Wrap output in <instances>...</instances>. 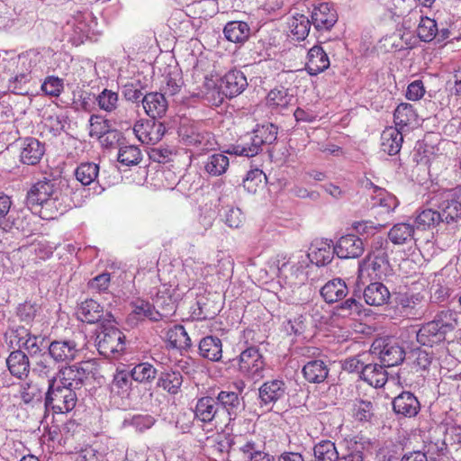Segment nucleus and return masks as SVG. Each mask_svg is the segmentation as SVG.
Listing matches in <instances>:
<instances>
[{"mask_svg": "<svg viewBox=\"0 0 461 461\" xmlns=\"http://www.w3.org/2000/svg\"><path fill=\"white\" fill-rule=\"evenodd\" d=\"M166 131V127L161 122L155 119H140L133 126V132L137 139L143 144L154 145L158 143Z\"/></svg>", "mask_w": 461, "mask_h": 461, "instance_id": "nucleus-7", "label": "nucleus"}, {"mask_svg": "<svg viewBox=\"0 0 461 461\" xmlns=\"http://www.w3.org/2000/svg\"><path fill=\"white\" fill-rule=\"evenodd\" d=\"M290 263V258H287L285 255H277L268 261L269 271L278 277L287 279L285 269Z\"/></svg>", "mask_w": 461, "mask_h": 461, "instance_id": "nucleus-61", "label": "nucleus"}, {"mask_svg": "<svg viewBox=\"0 0 461 461\" xmlns=\"http://www.w3.org/2000/svg\"><path fill=\"white\" fill-rule=\"evenodd\" d=\"M215 399L218 401L219 406L221 405L222 410L230 416H236L238 411L242 409L241 401L235 392L221 391Z\"/></svg>", "mask_w": 461, "mask_h": 461, "instance_id": "nucleus-39", "label": "nucleus"}, {"mask_svg": "<svg viewBox=\"0 0 461 461\" xmlns=\"http://www.w3.org/2000/svg\"><path fill=\"white\" fill-rule=\"evenodd\" d=\"M263 178H267L264 172L260 169H252L248 172L243 179L244 188L250 194H255L258 187L261 185Z\"/></svg>", "mask_w": 461, "mask_h": 461, "instance_id": "nucleus-59", "label": "nucleus"}, {"mask_svg": "<svg viewBox=\"0 0 461 461\" xmlns=\"http://www.w3.org/2000/svg\"><path fill=\"white\" fill-rule=\"evenodd\" d=\"M83 347L75 339L50 342L49 354L56 362H68L77 358Z\"/></svg>", "mask_w": 461, "mask_h": 461, "instance_id": "nucleus-9", "label": "nucleus"}, {"mask_svg": "<svg viewBox=\"0 0 461 461\" xmlns=\"http://www.w3.org/2000/svg\"><path fill=\"white\" fill-rule=\"evenodd\" d=\"M132 313L138 320L148 318L151 321H158L161 319L162 314L155 310L154 306L145 301H137L133 304Z\"/></svg>", "mask_w": 461, "mask_h": 461, "instance_id": "nucleus-54", "label": "nucleus"}, {"mask_svg": "<svg viewBox=\"0 0 461 461\" xmlns=\"http://www.w3.org/2000/svg\"><path fill=\"white\" fill-rule=\"evenodd\" d=\"M394 122L397 126H408L416 121L417 114L411 104H400L393 113Z\"/></svg>", "mask_w": 461, "mask_h": 461, "instance_id": "nucleus-52", "label": "nucleus"}, {"mask_svg": "<svg viewBox=\"0 0 461 461\" xmlns=\"http://www.w3.org/2000/svg\"><path fill=\"white\" fill-rule=\"evenodd\" d=\"M230 166L229 158L222 153H214L203 161L204 171L212 176H222Z\"/></svg>", "mask_w": 461, "mask_h": 461, "instance_id": "nucleus-34", "label": "nucleus"}, {"mask_svg": "<svg viewBox=\"0 0 461 461\" xmlns=\"http://www.w3.org/2000/svg\"><path fill=\"white\" fill-rule=\"evenodd\" d=\"M417 341L428 347H432L446 339V334L438 328V324L429 321L415 331Z\"/></svg>", "mask_w": 461, "mask_h": 461, "instance_id": "nucleus-22", "label": "nucleus"}, {"mask_svg": "<svg viewBox=\"0 0 461 461\" xmlns=\"http://www.w3.org/2000/svg\"><path fill=\"white\" fill-rule=\"evenodd\" d=\"M248 86L243 72L233 69L226 73L220 82V90L226 97L232 98L240 95Z\"/></svg>", "mask_w": 461, "mask_h": 461, "instance_id": "nucleus-10", "label": "nucleus"}, {"mask_svg": "<svg viewBox=\"0 0 461 461\" xmlns=\"http://www.w3.org/2000/svg\"><path fill=\"white\" fill-rule=\"evenodd\" d=\"M329 374V368L322 360H311L303 367V377L309 383L320 384L323 382Z\"/></svg>", "mask_w": 461, "mask_h": 461, "instance_id": "nucleus-30", "label": "nucleus"}, {"mask_svg": "<svg viewBox=\"0 0 461 461\" xmlns=\"http://www.w3.org/2000/svg\"><path fill=\"white\" fill-rule=\"evenodd\" d=\"M363 305L354 297L347 299L345 302L338 305L337 310L339 315L349 316L353 314L359 315L362 312Z\"/></svg>", "mask_w": 461, "mask_h": 461, "instance_id": "nucleus-63", "label": "nucleus"}, {"mask_svg": "<svg viewBox=\"0 0 461 461\" xmlns=\"http://www.w3.org/2000/svg\"><path fill=\"white\" fill-rule=\"evenodd\" d=\"M311 21L304 14H296L289 22V28L296 40H304L309 34Z\"/></svg>", "mask_w": 461, "mask_h": 461, "instance_id": "nucleus-48", "label": "nucleus"}, {"mask_svg": "<svg viewBox=\"0 0 461 461\" xmlns=\"http://www.w3.org/2000/svg\"><path fill=\"white\" fill-rule=\"evenodd\" d=\"M438 32V25L434 19L429 17L420 16L418 27L417 34L419 38L425 42H429L436 39Z\"/></svg>", "mask_w": 461, "mask_h": 461, "instance_id": "nucleus-50", "label": "nucleus"}, {"mask_svg": "<svg viewBox=\"0 0 461 461\" xmlns=\"http://www.w3.org/2000/svg\"><path fill=\"white\" fill-rule=\"evenodd\" d=\"M220 411L218 401L212 397L206 396L197 401L194 416L200 421L207 423L216 419Z\"/></svg>", "mask_w": 461, "mask_h": 461, "instance_id": "nucleus-21", "label": "nucleus"}, {"mask_svg": "<svg viewBox=\"0 0 461 461\" xmlns=\"http://www.w3.org/2000/svg\"><path fill=\"white\" fill-rule=\"evenodd\" d=\"M182 138L187 146H192L201 152L214 149L217 145V142L211 132L199 131L194 128L186 130Z\"/></svg>", "mask_w": 461, "mask_h": 461, "instance_id": "nucleus-14", "label": "nucleus"}, {"mask_svg": "<svg viewBox=\"0 0 461 461\" xmlns=\"http://www.w3.org/2000/svg\"><path fill=\"white\" fill-rule=\"evenodd\" d=\"M88 376L89 372L82 364H76L61 368L55 377L60 385L71 388L77 393L81 390Z\"/></svg>", "mask_w": 461, "mask_h": 461, "instance_id": "nucleus-8", "label": "nucleus"}, {"mask_svg": "<svg viewBox=\"0 0 461 461\" xmlns=\"http://www.w3.org/2000/svg\"><path fill=\"white\" fill-rule=\"evenodd\" d=\"M353 416L359 421L369 420L373 416V405L371 402L356 400L352 409Z\"/></svg>", "mask_w": 461, "mask_h": 461, "instance_id": "nucleus-60", "label": "nucleus"}, {"mask_svg": "<svg viewBox=\"0 0 461 461\" xmlns=\"http://www.w3.org/2000/svg\"><path fill=\"white\" fill-rule=\"evenodd\" d=\"M103 307L95 300H86L77 311L78 319L84 322L95 323L103 317Z\"/></svg>", "mask_w": 461, "mask_h": 461, "instance_id": "nucleus-32", "label": "nucleus"}, {"mask_svg": "<svg viewBox=\"0 0 461 461\" xmlns=\"http://www.w3.org/2000/svg\"><path fill=\"white\" fill-rule=\"evenodd\" d=\"M348 294V286L340 278H334L327 282L321 289V296L329 303L342 300Z\"/></svg>", "mask_w": 461, "mask_h": 461, "instance_id": "nucleus-25", "label": "nucleus"}, {"mask_svg": "<svg viewBox=\"0 0 461 461\" xmlns=\"http://www.w3.org/2000/svg\"><path fill=\"white\" fill-rule=\"evenodd\" d=\"M314 461H339V451L335 443L321 440L313 447Z\"/></svg>", "mask_w": 461, "mask_h": 461, "instance_id": "nucleus-40", "label": "nucleus"}, {"mask_svg": "<svg viewBox=\"0 0 461 461\" xmlns=\"http://www.w3.org/2000/svg\"><path fill=\"white\" fill-rule=\"evenodd\" d=\"M256 138V142L263 147L265 145H271L276 142L277 139L278 128L273 123H267L258 125L252 131Z\"/></svg>", "mask_w": 461, "mask_h": 461, "instance_id": "nucleus-45", "label": "nucleus"}, {"mask_svg": "<svg viewBox=\"0 0 461 461\" xmlns=\"http://www.w3.org/2000/svg\"><path fill=\"white\" fill-rule=\"evenodd\" d=\"M286 394V386L283 380L265 382L258 389L259 403L261 406L272 407Z\"/></svg>", "mask_w": 461, "mask_h": 461, "instance_id": "nucleus-11", "label": "nucleus"}, {"mask_svg": "<svg viewBox=\"0 0 461 461\" xmlns=\"http://www.w3.org/2000/svg\"><path fill=\"white\" fill-rule=\"evenodd\" d=\"M262 151V146L256 142V138L252 132L246 134L240 142L235 145L231 153L248 158L254 157Z\"/></svg>", "mask_w": 461, "mask_h": 461, "instance_id": "nucleus-37", "label": "nucleus"}, {"mask_svg": "<svg viewBox=\"0 0 461 461\" xmlns=\"http://www.w3.org/2000/svg\"><path fill=\"white\" fill-rule=\"evenodd\" d=\"M330 67V59L324 50L315 45L310 49L307 56L306 70L311 76H316Z\"/></svg>", "mask_w": 461, "mask_h": 461, "instance_id": "nucleus-20", "label": "nucleus"}, {"mask_svg": "<svg viewBox=\"0 0 461 461\" xmlns=\"http://www.w3.org/2000/svg\"><path fill=\"white\" fill-rule=\"evenodd\" d=\"M372 354L378 356L384 366L390 367L397 366L403 361L405 351L394 339L380 338L374 341Z\"/></svg>", "mask_w": 461, "mask_h": 461, "instance_id": "nucleus-4", "label": "nucleus"}, {"mask_svg": "<svg viewBox=\"0 0 461 461\" xmlns=\"http://www.w3.org/2000/svg\"><path fill=\"white\" fill-rule=\"evenodd\" d=\"M20 159L23 164L36 165L45 153L44 145L35 138H25L20 148Z\"/></svg>", "mask_w": 461, "mask_h": 461, "instance_id": "nucleus-17", "label": "nucleus"}, {"mask_svg": "<svg viewBox=\"0 0 461 461\" xmlns=\"http://www.w3.org/2000/svg\"><path fill=\"white\" fill-rule=\"evenodd\" d=\"M28 215L23 212H12L8 218L0 221V228L4 231H11L13 229L23 232L30 231Z\"/></svg>", "mask_w": 461, "mask_h": 461, "instance_id": "nucleus-38", "label": "nucleus"}, {"mask_svg": "<svg viewBox=\"0 0 461 461\" xmlns=\"http://www.w3.org/2000/svg\"><path fill=\"white\" fill-rule=\"evenodd\" d=\"M77 402L76 391L60 385L55 376L49 379V389L44 402L47 410L51 409L56 413L68 412L75 408Z\"/></svg>", "mask_w": 461, "mask_h": 461, "instance_id": "nucleus-3", "label": "nucleus"}, {"mask_svg": "<svg viewBox=\"0 0 461 461\" xmlns=\"http://www.w3.org/2000/svg\"><path fill=\"white\" fill-rule=\"evenodd\" d=\"M402 141V134L397 128L388 127L381 134V149L390 156L401 150Z\"/></svg>", "mask_w": 461, "mask_h": 461, "instance_id": "nucleus-23", "label": "nucleus"}, {"mask_svg": "<svg viewBox=\"0 0 461 461\" xmlns=\"http://www.w3.org/2000/svg\"><path fill=\"white\" fill-rule=\"evenodd\" d=\"M41 89L47 95L58 97L64 90V81L58 77L49 76L41 84Z\"/></svg>", "mask_w": 461, "mask_h": 461, "instance_id": "nucleus-57", "label": "nucleus"}, {"mask_svg": "<svg viewBox=\"0 0 461 461\" xmlns=\"http://www.w3.org/2000/svg\"><path fill=\"white\" fill-rule=\"evenodd\" d=\"M440 221L447 225L461 223V188L451 190L438 206Z\"/></svg>", "mask_w": 461, "mask_h": 461, "instance_id": "nucleus-6", "label": "nucleus"}, {"mask_svg": "<svg viewBox=\"0 0 461 461\" xmlns=\"http://www.w3.org/2000/svg\"><path fill=\"white\" fill-rule=\"evenodd\" d=\"M334 248L339 258H356L363 254L364 242L361 238L348 234L340 237Z\"/></svg>", "mask_w": 461, "mask_h": 461, "instance_id": "nucleus-12", "label": "nucleus"}, {"mask_svg": "<svg viewBox=\"0 0 461 461\" xmlns=\"http://www.w3.org/2000/svg\"><path fill=\"white\" fill-rule=\"evenodd\" d=\"M110 274L102 273L93 279H91L88 283V286L91 290L95 291L97 293L105 292L108 290L110 285Z\"/></svg>", "mask_w": 461, "mask_h": 461, "instance_id": "nucleus-64", "label": "nucleus"}, {"mask_svg": "<svg viewBox=\"0 0 461 461\" xmlns=\"http://www.w3.org/2000/svg\"><path fill=\"white\" fill-rule=\"evenodd\" d=\"M373 199L375 201V204L383 207L387 212H394L399 205L397 197L381 187H375Z\"/></svg>", "mask_w": 461, "mask_h": 461, "instance_id": "nucleus-53", "label": "nucleus"}, {"mask_svg": "<svg viewBox=\"0 0 461 461\" xmlns=\"http://www.w3.org/2000/svg\"><path fill=\"white\" fill-rule=\"evenodd\" d=\"M199 354L208 360L220 361L222 357L221 340L215 336L203 338L199 343Z\"/></svg>", "mask_w": 461, "mask_h": 461, "instance_id": "nucleus-24", "label": "nucleus"}, {"mask_svg": "<svg viewBox=\"0 0 461 461\" xmlns=\"http://www.w3.org/2000/svg\"><path fill=\"white\" fill-rule=\"evenodd\" d=\"M141 159L140 150L136 146H122L118 152V161L125 166L138 164Z\"/></svg>", "mask_w": 461, "mask_h": 461, "instance_id": "nucleus-56", "label": "nucleus"}, {"mask_svg": "<svg viewBox=\"0 0 461 461\" xmlns=\"http://www.w3.org/2000/svg\"><path fill=\"white\" fill-rule=\"evenodd\" d=\"M337 22V14L328 3L312 5L311 23L318 30H330Z\"/></svg>", "mask_w": 461, "mask_h": 461, "instance_id": "nucleus-13", "label": "nucleus"}, {"mask_svg": "<svg viewBox=\"0 0 461 461\" xmlns=\"http://www.w3.org/2000/svg\"><path fill=\"white\" fill-rule=\"evenodd\" d=\"M334 254L336 251L332 241L321 240H315L312 244L307 257L317 266H325L331 262Z\"/></svg>", "mask_w": 461, "mask_h": 461, "instance_id": "nucleus-16", "label": "nucleus"}, {"mask_svg": "<svg viewBox=\"0 0 461 461\" xmlns=\"http://www.w3.org/2000/svg\"><path fill=\"white\" fill-rule=\"evenodd\" d=\"M89 134L91 137L100 138L110 130V121L104 120L102 116L93 114L89 120Z\"/></svg>", "mask_w": 461, "mask_h": 461, "instance_id": "nucleus-58", "label": "nucleus"}, {"mask_svg": "<svg viewBox=\"0 0 461 461\" xmlns=\"http://www.w3.org/2000/svg\"><path fill=\"white\" fill-rule=\"evenodd\" d=\"M250 32L249 25L242 21L229 22L223 29L226 39L235 43L246 41L250 35Z\"/></svg>", "mask_w": 461, "mask_h": 461, "instance_id": "nucleus-31", "label": "nucleus"}, {"mask_svg": "<svg viewBox=\"0 0 461 461\" xmlns=\"http://www.w3.org/2000/svg\"><path fill=\"white\" fill-rule=\"evenodd\" d=\"M130 372L131 378L140 384L152 383L158 375L154 366L148 362L136 365Z\"/></svg>", "mask_w": 461, "mask_h": 461, "instance_id": "nucleus-43", "label": "nucleus"}, {"mask_svg": "<svg viewBox=\"0 0 461 461\" xmlns=\"http://www.w3.org/2000/svg\"><path fill=\"white\" fill-rule=\"evenodd\" d=\"M141 103L145 113L152 119L162 118L168 108L165 95L158 92L146 94L142 97Z\"/></svg>", "mask_w": 461, "mask_h": 461, "instance_id": "nucleus-18", "label": "nucleus"}, {"mask_svg": "<svg viewBox=\"0 0 461 461\" xmlns=\"http://www.w3.org/2000/svg\"><path fill=\"white\" fill-rule=\"evenodd\" d=\"M183 384V376L178 371L161 372L157 382V385L167 391L170 394H176L180 391Z\"/></svg>", "mask_w": 461, "mask_h": 461, "instance_id": "nucleus-35", "label": "nucleus"}, {"mask_svg": "<svg viewBox=\"0 0 461 461\" xmlns=\"http://www.w3.org/2000/svg\"><path fill=\"white\" fill-rule=\"evenodd\" d=\"M393 409L395 413L411 418L418 414L420 404L412 393L402 392L393 399Z\"/></svg>", "mask_w": 461, "mask_h": 461, "instance_id": "nucleus-19", "label": "nucleus"}, {"mask_svg": "<svg viewBox=\"0 0 461 461\" xmlns=\"http://www.w3.org/2000/svg\"><path fill=\"white\" fill-rule=\"evenodd\" d=\"M368 268L372 269L375 276L381 278L386 275L389 267L388 256L385 250L378 249L368 255L366 262Z\"/></svg>", "mask_w": 461, "mask_h": 461, "instance_id": "nucleus-36", "label": "nucleus"}, {"mask_svg": "<svg viewBox=\"0 0 461 461\" xmlns=\"http://www.w3.org/2000/svg\"><path fill=\"white\" fill-rule=\"evenodd\" d=\"M414 228L409 223L394 224L388 233L389 240L396 245H402L413 238Z\"/></svg>", "mask_w": 461, "mask_h": 461, "instance_id": "nucleus-41", "label": "nucleus"}, {"mask_svg": "<svg viewBox=\"0 0 461 461\" xmlns=\"http://www.w3.org/2000/svg\"><path fill=\"white\" fill-rule=\"evenodd\" d=\"M293 98V95H288L287 89L284 87L275 88L268 93L267 103L273 110H283L288 107Z\"/></svg>", "mask_w": 461, "mask_h": 461, "instance_id": "nucleus-44", "label": "nucleus"}, {"mask_svg": "<svg viewBox=\"0 0 461 461\" xmlns=\"http://www.w3.org/2000/svg\"><path fill=\"white\" fill-rule=\"evenodd\" d=\"M365 302L372 306H381L390 299L388 288L382 283H371L364 290Z\"/></svg>", "mask_w": 461, "mask_h": 461, "instance_id": "nucleus-26", "label": "nucleus"}, {"mask_svg": "<svg viewBox=\"0 0 461 461\" xmlns=\"http://www.w3.org/2000/svg\"><path fill=\"white\" fill-rule=\"evenodd\" d=\"M132 380L131 372L117 370L113 375L112 391L117 394H128L132 385Z\"/></svg>", "mask_w": 461, "mask_h": 461, "instance_id": "nucleus-51", "label": "nucleus"}, {"mask_svg": "<svg viewBox=\"0 0 461 461\" xmlns=\"http://www.w3.org/2000/svg\"><path fill=\"white\" fill-rule=\"evenodd\" d=\"M22 401L25 404L41 402L42 393L36 384H26L20 391Z\"/></svg>", "mask_w": 461, "mask_h": 461, "instance_id": "nucleus-62", "label": "nucleus"}, {"mask_svg": "<svg viewBox=\"0 0 461 461\" xmlns=\"http://www.w3.org/2000/svg\"><path fill=\"white\" fill-rule=\"evenodd\" d=\"M382 364H366L361 378L371 386L375 388L383 387L387 382V372Z\"/></svg>", "mask_w": 461, "mask_h": 461, "instance_id": "nucleus-27", "label": "nucleus"}, {"mask_svg": "<svg viewBox=\"0 0 461 461\" xmlns=\"http://www.w3.org/2000/svg\"><path fill=\"white\" fill-rule=\"evenodd\" d=\"M99 166L93 162L81 163L75 171L76 178L83 185H88L97 179Z\"/></svg>", "mask_w": 461, "mask_h": 461, "instance_id": "nucleus-46", "label": "nucleus"}, {"mask_svg": "<svg viewBox=\"0 0 461 461\" xmlns=\"http://www.w3.org/2000/svg\"><path fill=\"white\" fill-rule=\"evenodd\" d=\"M6 364L10 373L20 379L26 377L30 372L28 357L21 350L13 351L6 359Z\"/></svg>", "mask_w": 461, "mask_h": 461, "instance_id": "nucleus-29", "label": "nucleus"}, {"mask_svg": "<svg viewBox=\"0 0 461 461\" xmlns=\"http://www.w3.org/2000/svg\"><path fill=\"white\" fill-rule=\"evenodd\" d=\"M37 55L34 58H31L30 55L19 56V61L22 68L14 77V83L20 85L25 84L31 80V73L32 68L36 66Z\"/></svg>", "mask_w": 461, "mask_h": 461, "instance_id": "nucleus-55", "label": "nucleus"}, {"mask_svg": "<svg viewBox=\"0 0 461 461\" xmlns=\"http://www.w3.org/2000/svg\"><path fill=\"white\" fill-rule=\"evenodd\" d=\"M165 339L170 348L183 350L191 347V339L182 325H174L169 328L166 331Z\"/></svg>", "mask_w": 461, "mask_h": 461, "instance_id": "nucleus-28", "label": "nucleus"}, {"mask_svg": "<svg viewBox=\"0 0 461 461\" xmlns=\"http://www.w3.org/2000/svg\"><path fill=\"white\" fill-rule=\"evenodd\" d=\"M431 321L437 323L438 328L447 335L452 332L458 325L457 312L449 309L442 310L435 315Z\"/></svg>", "mask_w": 461, "mask_h": 461, "instance_id": "nucleus-42", "label": "nucleus"}, {"mask_svg": "<svg viewBox=\"0 0 461 461\" xmlns=\"http://www.w3.org/2000/svg\"><path fill=\"white\" fill-rule=\"evenodd\" d=\"M99 353L105 357H114L125 348L124 334L114 327H104L96 337Z\"/></svg>", "mask_w": 461, "mask_h": 461, "instance_id": "nucleus-5", "label": "nucleus"}, {"mask_svg": "<svg viewBox=\"0 0 461 461\" xmlns=\"http://www.w3.org/2000/svg\"><path fill=\"white\" fill-rule=\"evenodd\" d=\"M240 449L247 461H275L272 456L263 452L255 442L247 441Z\"/></svg>", "mask_w": 461, "mask_h": 461, "instance_id": "nucleus-49", "label": "nucleus"}, {"mask_svg": "<svg viewBox=\"0 0 461 461\" xmlns=\"http://www.w3.org/2000/svg\"><path fill=\"white\" fill-rule=\"evenodd\" d=\"M230 363L232 366H237L239 373L246 379L257 382L264 377L265 357L257 347H248Z\"/></svg>", "mask_w": 461, "mask_h": 461, "instance_id": "nucleus-2", "label": "nucleus"}, {"mask_svg": "<svg viewBox=\"0 0 461 461\" xmlns=\"http://www.w3.org/2000/svg\"><path fill=\"white\" fill-rule=\"evenodd\" d=\"M341 453L339 461H363L364 445L355 438H345L341 443Z\"/></svg>", "mask_w": 461, "mask_h": 461, "instance_id": "nucleus-33", "label": "nucleus"}, {"mask_svg": "<svg viewBox=\"0 0 461 461\" xmlns=\"http://www.w3.org/2000/svg\"><path fill=\"white\" fill-rule=\"evenodd\" d=\"M26 203L30 210L38 211L43 220H53L67 211L66 196L54 180L35 183L27 193Z\"/></svg>", "mask_w": 461, "mask_h": 461, "instance_id": "nucleus-1", "label": "nucleus"}, {"mask_svg": "<svg viewBox=\"0 0 461 461\" xmlns=\"http://www.w3.org/2000/svg\"><path fill=\"white\" fill-rule=\"evenodd\" d=\"M95 101L100 110L106 113H114L116 117L113 120V123L123 128V124L130 126V122L123 121L119 116L118 113H115L119 106V95L111 89L104 88L100 94L95 96Z\"/></svg>", "mask_w": 461, "mask_h": 461, "instance_id": "nucleus-15", "label": "nucleus"}, {"mask_svg": "<svg viewBox=\"0 0 461 461\" xmlns=\"http://www.w3.org/2000/svg\"><path fill=\"white\" fill-rule=\"evenodd\" d=\"M440 219L438 210L422 209L415 217V224L417 228L426 230L438 225L441 222Z\"/></svg>", "mask_w": 461, "mask_h": 461, "instance_id": "nucleus-47", "label": "nucleus"}]
</instances>
